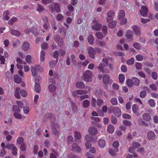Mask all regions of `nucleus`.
Here are the masks:
<instances>
[{"label": "nucleus", "mask_w": 158, "mask_h": 158, "mask_svg": "<svg viewBox=\"0 0 158 158\" xmlns=\"http://www.w3.org/2000/svg\"><path fill=\"white\" fill-rule=\"evenodd\" d=\"M83 77L84 81L87 82H90L93 79V74L91 71L87 70L83 73Z\"/></svg>", "instance_id": "1"}, {"label": "nucleus", "mask_w": 158, "mask_h": 158, "mask_svg": "<svg viewBox=\"0 0 158 158\" xmlns=\"http://www.w3.org/2000/svg\"><path fill=\"white\" fill-rule=\"evenodd\" d=\"M102 31L96 32V35L97 39H101L106 35L107 32V27L106 26H104L102 27Z\"/></svg>", "instance_id": "2"}, {"label": "nucleus", "mask_w": 158, "mask_h": 158, "mask_svg": "<svg viewBox=\"0 0 158 158\" xmlns=\"http://www.w3.org/2000/svg\"><path fill=\"white\" fill-rule=\"evenodd\" d=\"M91 27L94 31H99L102 27L101 25L96 19H94L91 23Z\"/></svg>", "instance_id": "3"}, {"label": "nucleus", "mask_w": 158, "mask_h": 158, "mask_svg": "<svg viewBox=\"0 0 158 158\" xmlns=\"http://www.w3.org/2000/svg\"><path fill=\"white\" fill-rule=\"evenodd\" d=\"M106 66V65L102 63H101L99 64L98 69L99 71L103 73H108L109 70L107 68H105Z\"/></svg>", "instance_id": "4"}, {"label": "nucleus", "mask_w": 158, "mask_h": 158, "mask_svg": "<svg viewBox=\"0 0 158 158\" xmlns=\"http://www.w3.org/2000/svg\"><path fill=\"white\" fill-rule=\"evenodd\" d=\"M87 51L89 56L92 59L94 58V55L96 54V52L93 48L91 47H89L87 48Z\"/></svg>", "instance_id": "5"}, {"label": "nucleus", "mask_w": 158, "mask_h": 158, "mask_svg": "<svg viewBox=\"0 0 158 158\" xmlns=\"http://www.w3.org/2000/svg\"><path fill=\"white\" fill-rule=\"evenodd\" d=\"M73 62L74 64L75 65L76 64L77 62L74 59V56L71 54L70 57H68L66 60V64L68 65H70L71 63Z\"/></svg>", "instance_id": "6"}, {"label": "nucleus", "mask_w": 158, "mask_h": 158, "mask_svg": "<svg viewBox=\"0 0 158 158\" xmlns=\"http://www.w3.org/2000/svg\"><path fill=\"white\" fill-rule=\"evenodd\" d=\"M115 14L114 11L113 10H110L107 12V17L106 18V21L109 23L112 19Z\"/></svg>", "instance_id": "7"}, {"label": "nucleus", "mask_w": 158, "mask_h": 158, "mask_svg": "<svg viewBox=\"0 0 158 158\" xmlns=\"http://www.w3.org/2000/svg\"><path fill=\"white\" fill-rule=\"evenodd\" d=\"M110 76L108 75H104L103 77V83L105 84H111L112 82V81L110 80Z\"/></svg>", "instance_id": "8"}, {"label": "nucleus", "mask_w": 158, "mask_h": 158, "mask_svg": "<svg viewBox=\"0 0 158 158\" xmlns=\"http://www.w3.org/2000/svg\"><path fill=\"white\" fill-rule=\"evenodd\" d=\"M113 112L114 115L117 117H119L121 115V111L118 107H114L113 109Z\"/></svg>", "instance_id": "9"}, {"label": "nucleus", "mask_w": 158, "mask_h": 158, "mask_svg": "<svg viewBox=\"0 0 158 158\" xmlns=\"http://www.w3.org/2000/svg\"><path fill=\"white\" fill-rule=\"evenodd\" d=\"M31 31L35 35H36L38 34V32H37L36 28L35 27H33L31 30L29 28H26L24 30V32L26 34H28Z\"/></svg>", "instance_id": "10"}, {"label": "nucleus", "mask_w": 158, "mask_h": 158, "mask_svg": "<svg viewBox=\"0 0 158 158\" xmlns=\"http://www.w3.org/2000/svg\"><path fill=\"white\" fill-rule=\"evenodd\" d=\"M88 132L91 135H95L97 134L98 131L96 127H92L89 128Z\"/></svg>", "instance_id": "11"}, {"label": "nucleus", "mask_w": 158, "mask_h": 158, "mask_svg": "<svg viewBox=\"0 0 158 158\" xmlns=\"http://www.w3.org/2000/svg\"><path fill=\"white\" fill-rule=\"evenodd\" d=\"M54 8L53 6H51L49 9L52 12L56 11L57 12H59L60 11V5L58 4H55L54 5Z\"/></svg>", "instance_id": "12"}, {"label": "nucleus", "mask_w": 158, "mask_h": 158, "mask_svg": "<svg viewBox=\"0 0 158 158\" xmlns=\"http://www.w3.org/2000/svg\"><path fill=\"white\" fill-rule=\"evenodd\" d=\"M148 9L145 6H142L140 13L143 16L145 17L147 16L148 14Z\"/></svg>", "instance_id": "13"}, {"label": "nucleus", "mask_w": 158, "mask_h": 158, "mask_svg": "<svg viewBox=\"0 0 158 158\" xmlns=\"http://www.w3.org/2000/svg\"><path fill=\"white\" fill-rule=\"evenodd\" d=\"M9 31L11 34L13 35L18 36L21 35V33L19 30H13L10 28Z\"/></svg>", "instance_id": "14"}, {"label": "nucleus", "mask_w": 158, "mask_h": 158, "mask_svg": "<svg viewBox=\"0 0 158 158\" xmlns=\"http://www.w3.org/2000/svg\"><path fill=\"white\" fill-rule=\"evenodd\" d=\"M134 35L133 31L130 30H128L126 31L125 34V36L127 39L131 38Z\"/></svg>", "instance_id": "15"}, {"label": "nucleus", "mask_w": 158, "mask_h": 158, "mask_svg": "<svg viewBox=\"0 0 158 158\" xmlns=\"http://www.w3.org/2000/svg\"><path fill=\"white\" fill-rule=\"evenodd\" d=\"M135 34L140 35V30L139 28L136 25H134L132 27Z\"/></svg>", "instance_id": "16"}, {"label": "nucleus", "mask_w": 158, "mask_h": 158, "mask_svg": "<svg viewBox=\"0 0 158 158\" xmlns=\"http://www.w3.org/2000/svg\"><path fill=\"white\" fill-rule=\"evenodd\" d=\"M40 67L39 65H37L35 66V67L34 66L31 67V71L32 72V75L34 76H35L37 75V72L36 69V68L38 69V68Z\"/></svg>", "instance_id": "17"}, {"label": "nucleus", "mask_w": 158, "mask_h": 158, "mask_svg": "<svg viewBox=\"0 0 158 158\" xmlns=\"http://www.w3.org/2000/svg\"><path fill=\"white\" fill-rule=\"evenodd\" d=\"M72 150L75 152H79L80 151L81 149L80 147L76 144L73 143L72 145Z\"/></svg>", "instance_id": "18"}, {"label": "nucleus", "mask_w": 158, "mask_h": 158, "mask_svg": "<svg viewBox=\"0 0 158 158\" xmlns=\"http://www.w3.org/2000/svg\"><path fill=\"white\" fill-rule=\"evenodd\" d=\"M20 88L19 87H16L15 89L14 95L18 99L21 98V96L19 93Z\"/></svg>", "instance_id": "19"}, {"label": "nucleus", "mask_w": 158, "mask_h": 158, "mask_svg": "<svg viewBox=\"0 0 158 158\" xmlns=\"http://www.w3.org/2000/svg\"><path fill=\"white\" fill-rule=\"evenodd\" d=\"M30 48V44L27 42H24L22 46V48L24 51H27Z\"/></svg>", "instance_id": "20"}, {"label": "nucleus", "mask_w": 158, "mask_h": 158, "mask_svg": "<svg viewBox=\"0 0 158 158\" xmlns=\"http://www.w3.org/2000/svg\"><path fill=\"white\" fill-rule=\"evenodd\" d=\"M98 144L100 148H103L105 146V142L103 139H100L98 141Z\"/></svg>", "instance_id": "21"}, {"label": "nucleus", "mask_w": 158, "mask_h": 158, "mask_svg": "<svg viewBox=\"0 0 158 158\" xmlns=\"http://www.w3.org/2000/svg\"><path fill=\"white\" fill-rule=\"evenodd\" d=\"M107 131L109 133H113L114 131V126L111 124L109 125L107 127Z\"/></svg>", "instance_id": "22"}, {"label": "nucleus", "mask_w": 158, "mask_h": 158, "mask_svg": "<svg viewBox=\"0 0 158 158\" xmlns=\"http://www.w3.org/2000/svg\"><path fill=\"white\" fill-rule=\"evenodd\" d=\"M4 122L7 125L10 126L12 123V120L9 117H6L5 118Z\"/></svg>", "instance_id": "23"}, {"label": "nucleus", "mask_w": 158, "mask_h": 158, "mask_svg": "<svg viewBox=\"0 0 158 158\" xmlns=\"http://www.w3.org/2000/svg\"><path fill=\"white\" fill-rule=\"evenodd\" d=\"M86 93V92L85 91H84L82 90H78L77 91H75L73 92V94L75 96H77V94L79 95H82L85 94Z\"/></svg>", "instance_id": "24"}, {"label": "nucleus", "mask_w": 158, "mask_h": 158, "mask_svg": "<svg viewBox=\"0 0 158 158\" xmlns=\"http://www.w3.org/2000/svg\"><path fill=\"white\" fill-rule=\"evenodd\" d=\"M10 15V12L8 10H6L3 13V18L4 19H5L6 20H8L10 17L8 16V15Z\"/></svg>", "instance_id": "25"}, {"label": "nucleus", "mask_w": 158, "mask_h": 158, "mask_svg": "<svg viewBox=\"0 0 158 158\" xmlns=\"http://www.w3.org/2000/svg\"><path fill=\"white\" fill-rule=\"evenodd\" d=\"M54 40L59 45H62L63 44L62 40L60 39L59 36L56 35L54 38Z\"/></svg>", "instance_id": "26"}, {"label": "nucleus", "mask_w": 158, "mask_h": 158, "mask_svg": "<svg viewBox=\"0 0 158 158\" xmlns=\"http://www.w3.org/2000/svg\"><path fill=\"white\" fill-rule=\"evenodd\" d=\"M108 26L109 27L111 28H114L116 26L117 24V22L115 21H113L110 22V21L108 23Z\"/></svg>", "instance_id": "27"}, {"label": "nucleus", "mask_w": 158, "mask_h": 158, "mask_svg": "<svg viewBox=\"0 0 158 158\" xmlns=\"http://www.w3.org/2000/svg\"><path fill=\"white\" fill-rule=\"evenodd\" d=\"M45 53L44 51H41L40 52V61L41 62H43L45 60Z\"/></svg>", "instance_id": "28"}, {"label": "nucleus", "mask_w": 158, "mask_h": 158, "mask_svg": "<svg viewBox=\"0 0 158 158\" xmlns=\"http://www.w3.org/2000/svg\"><path fill=\"white\" fill-rule=\"evenodd\" d=\"M76 86L78 88L83 89L85 87V85L81 82H77L76 84Z\"/></svg>", "instance_id": "29"}, {"label": "nucleus", "mask_w": 158, "mask_h": 158, "mask_svg": "<svg viewBox=\"0 0 158 158\" xmlns=\"http://www.w3.org/2000/svg\"><path fill=\"white\" fill-rule=\"evenodd\" d=\"M15 82L17 83H19L21 81V78L18 75H15L14 76Z\"/></svg>", "instance_id": "30"}, {"label": "nucleus", "mask_w": 158, "mask_h": 158, "mask_svg": "<svg viewBox=\"0 0 158 158\" xmlns=\"http://www.w3.org/2000/svg\"><path fill=\"white\" fill-rule=\"evenodd\" d=\"M119 146V143L118 141H115L113 142V146L115 149H116V152L118 151V147Z\"/></svg>", "instance_id": "31"}, {"label": "nucleus", "mask_w": 158, "mask_h": 158, "mask_svg": "<svg viewBox=\"0 0 158 158\" xmlns=\"http://www.w3.org/2000/svg\"><path fill=\"white\" fill-rule=\"evenodd\" d=\"M48 89L49 91L51 92H54L56 89L55 85L53 84H50L48 86Z\"/></svg>", "instance_id": "32"}, {"label": "nucleus", "mask_w": 158, "mask_h": 158, "mask_svg": "<svg viewBox=\"0 0 158 158\" xmlns=\"http://www.w3.org/2000/svg\"><path fill=\"white\" fill-rule=\"evenodd\" d=\"M17 18L15 17H13L8 21V24L10 25H12L14 24V23L17 22Z\"/></svg>", "instance_id": "33"}, {"label": "nucleus", "mask_w": 158, "mask_h": 158, "mask_svg": "<svg viewBox=\"0 0 158 158\" xmlns=\"http://www.w3.org/2000/svg\"><path fill=\"white\" fill-rule=\"evenodd\" d=\"M82 105L84 108L88 107L89 106L90 102L87 100H85L82 102Z\"/></svg>", "instance_id": "34"}, {"label": "nucleus", "mask_w": 158, "mask_h": 158, "mask_svg": "<svg viewBox=\"0 0 158 158\" xmlns=\"http://www.w3.org/2000/svg\"><path fill=\"white\" fill-rule=\"evenodd\" d=\"M125 15V12L123 10H121L120 11L118 14V18L119 19L123 18Z\"/></svg>", "instance_id": "35"}, {"label": "nucleus", "mask_w": 158, "mask_h": 158, "mask_svg": "<svg viewBox=\"0 0 158 158\" xmlns=\"http://www.w3.org/2000/svg\"><path fill=\"white\" fill-rule=\"evenodd\" d=\"M74 136L76 139L79 140L81 138V136L79 132L75 131L74 133Z\"/></svg>", "instance_id": "36"}, {"label": "nucleus", "mask_w": 158, "mask_h": 158, "mask_svg": "<svg viewBox=\"0 0 158 158\" xmlns=\"http://www.w3.org/2000/svg\"><path fill=\"white\" fill-rule=\"evenodd\" d=\"M20 113L14 112V117L17 119H21L23 118V116L22 114H19Z\"/></svg>", "instance_id": "37"}, {"label": "nucleus", "mask_w": 158, "mask_h": 158, "mask_svg": "<svg viewBox=\"0 0 158 158\" xmlns=\"http://www.w3.org/2000/svg\"><path fill=\"white\" fill-rule=\"evenodd\" d=\"M139 107L136 105H134L132 106V110L133 112L135 114H137L138 112Z\"/></svg>", "instance_id": "38"}, {"label": "nucleus", "mask_w": 158, "mask_h": 158, "mask_svg": "<svg viewBox=\"0 0 158 158\" xmlns=\"http://www.w3.org/2000/svg\"><path fill=\"white\" fill-rule=\"evenodd\" d=\"M85 139L86 142H91L93 138L90 135H87L85 136Z\"/></svg>", "instance_id": "39"}, {"label": "nucleus", "mask_w": 158, "mask_h": 158, "mask_svg": "<svg viewBox=\"0 0 158 158\" xmlns=\"http://www.w3.org/2000/svg\"><path fill=\"white\" fill-rule=\"evenodd\" d=\"M155 137V134L152 131H149V139L150 140H153Z\"/></svg>", "instance_id": "40"}, {"label": "nucleus", "mask_w": 158, "mask_h": 158, "mask_svg": "<svg viewBox=\"0 0 158 158\" xmlns=\"http://www.w3.org/2000/svg\"><path fill=\"white\" fill-rule=\"evenodd\" d=\"M132 81L133 84L135 85L138 86L139 85V81L138 78L135 77L133 78L132 79Z\"/></svg>", "instance_id": "41"}, {"label": "nucleus", "mask_w": 158, "mask_h": 158, "mask_svg": "<svg viewBox=\"0 0 158 158\" xmlns=\"http://www.w3.org/2000/svg\"><path fill=\"white\" fill-rule=\"evenodd\" d=\"M12 110L14 112H16L20 113L21 111V110L19 108V107L18 106L16 105H14L13 106Z\"/></svg>", "instance_id": "42"}, {"label": "nucleus", "mask_w": 158, "mask_h": 158, "mask_svg": "<svg viewBox=\"0 0 158 158\" xmlns=\"http://www.w3.org/2000/svg\"><path fill=\"white\" fill-rule=\"evenodd\" d=\"M44 10V8L42 6L39 4H37V7L36 8L37 11H38L39 13H40L43 12Z\"/></svg>", "instance_id": "43"}, {"label": "nucleus", "mask_w": 158, "mask_h": 158, "mask_svg": "<svg viewBox=\"0 0 158 158\" xmlns=\"http://www.w3.org/2000/svg\"><path fill=\"white\" fill-rule=\"evenodd\" d=\"M94 38L93 36L92 35H90L88 38V41L90 44H92L94 43Z\"/></svg>", "instance_id": "44"}, {"label": "nucleus", "mask_w": 158, "mask_h": 158, "mask_svg": "<svg viewBox=\"0 0 158 158\" xmlns=\"http://www.w3.org/2000/svg\"><path fill=\"white\" fill-rule=\"evenodd\" d=\"M33 59L32 58L31 55H27L26 58V61L28 63H30L32 62Z\"/></svg>", "instance_id": "45"}, {"label": "nucleus", "mask_w": 158, "mask_h": 158, "mask_svg": "<svg viewBox=\"0 0 158 158\" xmlns=\"http://www.w3.org/2000/svg\"><path fill=\"white\" fill-rule=\"evenodd\" d=\"M64 16L60 14H58L56 16V19L59 21H62L63 19Z\"/></svg>", "instance_id": "46"}, {"label": "nucleus", "mask_w": 158, "mask_h": 158, "mask_svg": "<svg viewBox=\"0 0 158 158\" xmlns=\"http://www.w3.org/2000/svg\"><path fill=\"white\" fill-rule=\"evenodd\" d=\"M119 80L120 83H123L124 81L125 76L124 75L122 74H120L119 75Z\"/></svg>", "instance_id": "47"}, {"label": "nucleus", "mask_w": 158, "mask_h": 158, "mask_svg": "<svg viewBox=\"0 0 158 158\" xmlns=\"http://www.w3.org/2000/svg\"><path fill=\"white\" fill-rule=\"evenodd\" d=\"M18 149L15 145L12 149L11 153L13 156H16L17 155V151Z\"/></svg>", "instance_id": "48"}, {"label": "nucleus", "mask_w": 158, "mask_h": 158, "mask_svg": "<svg viewBox=\"0 0 158 158\" xmlns=\"http://www.w3.org/2000/svg\"><path fill=\"white\" fill-rule=\"evenodd\" d=\"M126 83L127 86L129 87H132L134 85L132 80L130 79L127 80L126 81Z\"/></svg>", "instance_id": "49"}, {"label": "nucleus", "mask_w": 158, "mask_h": 158, "mask_svg": "<svg viewBox=\"0 0 158 158\" xmlns=\"http://www.w3.org/2000/svg\"><path fill=\"white\" fill-rule=\"evenodd\" d=\"M30 109L27 106H25L23 107V111L24 114H28L29 112Z\"/></svg>", "instance_id": "50"}, {"label": "nucleus", "mask_w": 158, "mask_h": 158, "mask_svg": "<svg viewBox=\"0 0 158 158\" xmlns=\"http://www.w3.org/2000/svg\"><path fill=\"white\" fill-rule=\"evenodd\" d=\"M96 44L98 46L101 47H104L105 46V43L103 41H101L99 40H96Z\"/></svg>", "instance_id": "51"}, {"label": "nucleus", "mask_w": 158, "mask_h": 158, "mask_svg": "<svg viewBox=\"0 0 158 158\" xmlns=\"http://www.w3.org/2000/svg\"><path fill=\"white\" fill-rule=\"evenodd\" d=\"M111 103L113 105H116L118 104V101L117 99L115 98H111L110 100Z\"/></svg>", "instance_id": "52"}, {"label": "nucleus", "mask_w": 158, "mask_h": 158, "mask_svg": "<svg viewBox=\"0 0 158 158\" xmlns=\"http://www.w3.org/2000/svg\"><path fill=\"white\" fill-rule=\"evenodd\" d=\"M97 103L98 106H100L104 104V101L102 99H98L97 101Z\"/></svg>", "instance_id": "53"}, {"label": "nucleus", "mask_w": 158, "mask_h": 158, "mask_svg": "<svg viewBox=\"0 0 158 158\" xmlns=\"http://www.w3.org/2000/svg\"><path fill=\"white\" fill-rule=\"evenodd\" d=\"M134 59L131 58L129 60H128L127 61V63L128 65H131L134 64Z\"/></svg>", "instance_id": "54"}, {"label": "nucleus", "mask_w": 158, "mask_h": 158, "mask_svg": "<svg viewBox=\"0 0 158 158\" xmlns=\"http://www.w3.org/2000/svg\"><path fill=\"white\" fill-rule=\"evenodd\" d=\"M6 152L5 151V149L4 148H2L0 150V157H3L6 155Z\"/></svg>", "instance_id": "55"}, {"label": "nucleus", "mask_w": 158, "mask_h": 158, "mask_svg": "<svg viewBox=\"0 0 158 158\" xmlns=\"http://www.w3.org/2000/svg\"><path fill=\"white\" fill-rule=\"evenodd\" d=\"M40 87L39 84L35 83V89L36 91L38 93L40 92Z\"/></svg>", "instance_id": "56"}, {"label": "nucleus", "mask_w": 158, "mask_h": 158, "mask_svg": "<svg viewBox=\"0 0 158 158\" xmlns=\"http://www.w3.org/2000/svg\"><path fill=\"white\" fill-rule=\"evenodd\" d=\"M20 94L23 97H26L27 96V92L24 89L21 90Z\"/></svg>", "instance_id": "57"}, {"label": "nucleus", "mask_w": 158, "mask_h": 158, "mask_svg": "<svg viewBox=\"0 0 158 158\" xmlns=\"http://www.w3.org/2000/svg\"><path fill=\"white\" fill-rule=\"evenodd\" d=\"M89 62L88 60H86L84 61L81 62L80 64L83 67L86 66L89 63Z\"/></svg>", "instance_id": "58"}, {"label": "nucleus", "mask_w": 158, "mask_h": 158, "mask_svg": "<svg viewBox=\"0 0 158 158\" xmlns=\"http://www.w3.org/2000/svg\"><path fill=\"white\" fill-rule=\"evenodd\" d=\"M109 154L112 156H114L116 155V153L118 152H116V149H115L114 150L112 149H110L109 151Z\"/></svg>", "instance_id": "59"}, {"label": "nucleus", "mask_w": 158, "mask_h": 158, "mask_svg": "<svg viewBox=\"0 0 158 158\" xmlns=\"http://www.w3.org/2000/svg\"><path fill=\"white\" fill-rule=\"evenodd\" d=\"M15 145L12 143H8L6 145V148L8 150L12 149Z\"/></svg>", "instance_id": "60"}, {"label": "nucleus", "mask_w": 158, "mask_h": 158, "mask_svg": "<svg viewBox=\"0 0 158 158\" xmlns=\"http://www.w3.org/2000/svg\"><path fill=\"white\" fill-rule=\"evenodd\" d=\"M149 104L151 106L154 107L156 103L153 100L151 99L149 100Z\"/></svg>", "instance_id": "61"}, {"label": "nucleus", "mask_w": 158, "mask_h": 158, "mask_svg": "<svg viewBox=\"0 0 158 158\" xmlns=\"http://www.w3.org/2000/svg\"><path fill=\"white\" fill-rule=\"evenodd\" d=\"M96 99L92 97L91 100V105L93 106H96Z\"/></svg>", "instance_id": "62"}, {"label": "nucleus", "mask_w": 158, "mask_h": 158, "mask_svg": "<svg viewBox=\"0 0 158 158\" xmlns=\"http://www.w3.org/2000/svg\"><path fill=\"white\" fill-rule=\"evenodd\" d=\"M48 44L46 43H43L41 44V48L44 49H46L48 48Z\"/></svg>", "instance_id": "63"}, {"label": "nucleus", "mask_w": 158, "mask_h": 158, "mask_svg": "<svg viewBox=\"0 0 158 158\" xmlns=\"http://www.w3.org/2000/svg\"><path fill=\"white\" fill-rule=\"evenodd\" d=\"M123 124L126 126H130L131 125V122L127 121L124 120L123 122Z\"/></svg>", "instance_id": "64"}]
</instances>
